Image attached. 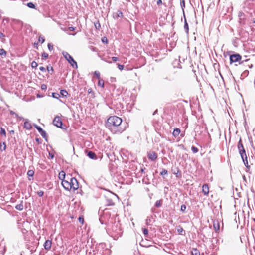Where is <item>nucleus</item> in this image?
Segmentation results:
<instances>
[{"mask_svg":"<svg viewBox=\"0 0 255 255\" xmlns=\"http://www.w3.org/2000/svg\"><path fill=\"white\" fill-rule=\"evenodd\" d=\"M54 157V155L53 153H52L51 152H49V158L52 159H53Z\"/></svg>","mask_w":255,"mask_h":255,"instance_id":"603ef678","label":"nucleus"},{"mask_svg":"<svg viewBox=\"0 0 255 255\" xmlns=\"http://www.w3.org/2000/svg\"><path fill=\"white\" fill-rule=\"evenodd\" d=\"M23 208H24V207H23V201H21L20 203L19 204H17L15 206L16 209L19 210V211H22L23 209Z\"/></svg>","mask_w":255,"mask_h":255,"instance_id":"5701e85b","label":"nucleus"},{"mask_svg":"<svg viewBox=\"0 0 255 255\" xmlns=\"http://www.w3.org/2000/svg\"><path fill=\"white\" fill-rule=\"evenodd\" d=\"M107 231L108 233L115 240L118 239L123 233L121 224L119 222L109 225Z\"/></svg>","mask_w":255,"mask_h":255,"instance_id":"f03ea898","label":"nucleus"},{"mask_svg":"<svg viewBox=\"0 0 255 255\" xmlns=\"http://www.w3.org/2000/svg\"><path fill=\"white\" fill-rule=\"evenodd\" d=\"M209 192L208 185L204 184L202 186V192L204 195H207Z\"/></svg>","mask_w":255,"mask_h":255,"instance_id":"2eb2a0df","label":"nucleus"},{"mask_svg":"<svg viewBox=\"0 0 255 255\" xmlns=\"http://www.w3.org/2000/svg\"><path fill=\"white\" fill-rule=\"evenodd\" d=\"M102 42L104 43H105V44H107L108 42V39L106 37L104 36L102 38Z\"/></svg>","mask_w":255,"mask_h":255,"instance_id":"4c0bfd02","label":"nucleus"},{"mask_svg":"<svg viewBox=\"0 0 255 255\" xmlns=\"http://www.w3.org/2000/svg\"><path fill=\"white\" fill-rule=\"evenodd\" d=\"M6 144L5 142H3L2 145L1 144L0 146V150L1 151L5 150L6 149Z\"/></svg>","mask_w":255,"mask_h":255,"instance_id":"2f4dec72","label":"nucleus"},{"mask_svg":"<svg viewBox=\"0 0 255 255\" xmlns=\"http://www.w3.org/2000/svg\"><path fill=\"white\" fill-rule=\"evenodd\" d=\"M112 59L114 62H117L119 61V58L117 57H112Z\"/></svg>","mask_w":255,"mask_h":255,"instance_id":"6e6d98bb","label":"nucleus"},{"mask_svg":"<svg viewBox=\"0 0 255 255\" xmlns=\"http://www.w3.org/2000/svg\"><path fill=\"white\" fill-rule=\"evenodd\" d=\"M213 227L216 232H217L220 229V224L218 221L214 222Z\"/></svg>","mask_w":255,"mask_h":255,"instance_id":"412c9836","label":"nucleus"},{"mask_svg":"<svg viewBox=\"0 0 255 255\" xmlns=\"http://www.w3.org/2000/svg\"><path fill=\"white\" fill-rule=\"evenodd\" d=\"M154 219L152 216L148 217L146 220V224L147 225H151L153 222Z\"/></svg>","mask_w":255,"mask_h":255,"instance_id":"6ab92c4d","label":"nucleus"},{"mask_svg":"<svg viewBox=\"0 0 255 255\" xmlns=\"http://www.w3.org/2000/svg\"><path fill=\"white\" fill-rule=\"evenodd\" d=\"M60 93V94L63 97H66L68 95V92L66 90H61Z\"/></svg>","mask_w":255,"mask_h":255,"instance_id":"cd10ccee","label":"nucleus"},{"mask_svg":"<svg viewBox=\"0 0 255 255\" xmlns=\"http://www.w3.org/2000/svg\"><path fill=\"white\" fill-rule=\"evenodd\" d=\"M26 5L30 8L34 9L35 8V4L32 2H28L27 3Z\"/></svg>","mask_w":255,"mask_h":255,"instance_id":"bb28decb","label":"nucleus"},{"mask_svg":"<svg viewBox=\"0 0 255 255\" xmlns=\"http://www.w3.org/2000/svg\"><path fill=\"white\" fill-rule=\"evenodd\" d=\"M38 42H35L34 43V47L36 49H38Z\"/></svg>","mask_w":255,"mask_h":255,"instance_id":"e2e57ef3","label":"nucleus"},{"mask_svg":"<svg viewBox=\"0 0 255 255\" xmlns=\"http://www.w3.org/2000/svg\"><path fill=\"white\" fill-rule=\"evenodd\" d=\"M241 56L238 54H233L230 56V60L231 63L239 61L241 60Z\"/></svg>","mask_w":255,"mask_h":255,"instance_id":"6e6552de","label":"nucleus"},{"mask_svg":"<svg viewBox=\"0 0 255 255\" xmlns=\"http://www.w3.org/2000/svg\"><path fill=\"white\" fill-rule=\"evenodd\" d=\"M122 120L120 117L113 116L110 117L106 123V126L114 134H119L125 130L122 126Z\"/></svg>","mask_w":255,"mask_h":255,"instance_id":"f257e3e1","label":"nucleus"},{"mask_svg":"<svg viewBox=\"0 0 255 255\" xmlns=\"http://www.w3.org/2000/svg\"><path fill=\"white\" fill-rule=\"evenodd\" d=\"M37 130L40 133L41 135L46 140H47V135L46 133V132L43 130V129L39 126L38 128H37Z\"/></svg>","mask_w":255,"mask_h":255,"instance_id":"ddd939ff","label":"nucleus"},{"mask_svg":"<svg viewBox=\"0 0 255 255\" xmlns=\"http://www.w3.org/2000/svg\"><path fill=\"white\" fill-rule=\"evenodd\" d=\"M155 207H160L161 206L160 200H157L155 204Z\"/></svg>","mask_w":255,"mask_h":255,"instance_id":"ea45409f","label":"nucleus"},{"mask_svg":"<svg viewBox=\"0 0 255 255\" xmlns=\"http://www.w3.org/2000/svg\"><path fill=\"white\" fill-rule=\"evenodd\" d=\"M148 159L152 161L156 160L157 158V155L154 151H150L147 154Z\"/></svg>","mask_w":255,"mask_h":255,"instance_id":"1a4fd4ad","label":"nucleus"},{"mask_svg":"<svg viewBox=\"0 0 255 255\" xmlns=\"http://www.w3.org/2000/svg\"><path fill=\"white\" fill-rule=\"evenodd\" d=\"M24 128L27 129H30L32 128L31 124L28 121H25L24 123Z\"/></svg>","mask_w":255,"mask_h":255,"instance_id":"aec40b11","label":"nucleus"},{"mask_svg":"<svg viewBox=\"0 0 255 255\" xmlns=\"http://www.w3.org/2000/svg\"><path fill=\"white\" fill-rule=\"evenodd\" d=\"M41 88L42 90H46L47 89V85L46 84H43L41 86Z\"/></svg>","mask_w":255,"mask_h":255,"instance_id":"5fc2aeb1","label":"nucleus"},{"mask_svg":"<svg viewBox=\"0 0 255 255\" xmlns=\"http://www.w3.org/2000/svg\"><path fill=\"white\" fill-rule=\"evenodd\" d=\"M31 65V67L33 68H36L37 67V66H38L37 63L35 61H34L32 62Z\"/></svg>","mask_w":255,"mask_h":255,"instance_id":"58836bf2","label":"nucleus"},{"mask_svg":"<svg viewBox=\"0 0 255 255\" xmlns=\"http://www.w3.org/2000/svg\"><path fill=\"white\" fill-rule=\"evenodd\" d=\"M69 29H70V30H71V31H73V30H75V28H74V27H69Z\"/></svg>","mask_w":255,"mask_h":255,"instance_id":"69168bd1","label":"nucleus"},{"mask_svg":"<svg viewBox=\"0 0 255 255\" xmlns=\"http://www.w3.org/2000/svg\"><path fill=\"white\" fill-rule=\"evenodd\" d=\"M191 150L193 153H196L198 152V149L193 146L191 147Z\"/></svg>","mask_w":255,"mask_h":255,"instance_id":"473e14b6","label":"nucleus"},{"mask_svg":"<svg viewBox=\"0 0 255 255\" xmlns=\"http://www.w3.org/2000/svg\"><path fill=\"white\" fill-rule=\"evenodd\" d=\"M9 112L11 115H14L16 118H18L20 119H23L22 117H19L18 115L17 114H16L15 112H14V111H13L12 110H9Z\"/></svg>","mask_w":255,"mask_h":255,"instance_id":"c756f323","label":"nucleus"},{"mask_svg":"<svg viewBox=\"0 0 255 255\" xmlns=\"http://www.w3.org/2000/svg\"><path fill=\"white\" fill-rule=\"evenodd\" d=\"M70 181V184L71 185V189H73V191H75L78 189L79 188V183L77 180L74 177H70V178H68Z\"/></svg>","mask_w":255,"mask_h":255,"instance_id":"39448f33","label":"nucleus"},{"mask_svg":"<svg viewBox=\"0 0 255 255\" xmlns=\"http://www.w3.org/2000/svg\"><path fill=\"white\" fill-rule=\"evenodd\" d=\"M42 57L44 58H47L48 57V54L46 53V52H43L42 54Z\"/></svg>","mask_w":255,"mask_h":255,"instance_id":"8fccbe9b","label":"nucleus"},{"mask_svg":"<svg viewBox=\"0 0 255 255\" xmlns=\"http://www.w3.org/2000/svg\"><path fill=\"white\" fill-rule=\"evenodd\" d=\"M238 16L239 18L240 22L241 23L244 24L245 23V20L246 19V15L242 11H240L238 13Z\"/></svg>","mask_w":255,"mask_h":255,"instance_id":"9b49d317","label":"nucleus"},{"mask_svg":"<svg viewBox=\"0 0 255 255\" xmlns=\"http://www.w3.org/2000/svg\"><path fill=\"white\" fill-rule=\"evenodd\" d=\"M87 156L92 159H97V157L96 154L91 151H89L87 153Z\"/></svg>","mask_w":255,"mask_h":255,"instance_id":"f3484780","label":"nucleus"},{"mask_svg":"<svg viewBox=\"0 0 255 255\" xmlns=\"http://www.w3.org/2000/svg\"><path fill=\"white\" fill-rule=\"evenodd\" d=\"M10 133V134H14V131L13 130H10L9 131Z\"/></svg>","mask_w":255,"mask_h":255,"instance_id":"338daca9","label":"nucleus"},{"mask_svg":"<svg viewBox=\"0 0 255 255\" xmlns=\"http://www.w3.org/2000/svg\"><path fill=\"white\" fill-rule=\"evenodd\" d=\"M162 3V0H157V4L158 5H159L161 4Z\"/></svg>","mask_w":255,"mask_h":255,"instance_id":"680f3d73","label":"nucleus"},{"mask_svg":"<svg viewBox=\"0 0 255 255\" xmlns=\"http://www.w3.org/2000/svg\"><path fill=\"white\" fill-rule=\"evenodd\" d=\"M238 149L239 150V152L240 154H245V150L243 147V144L242 143L241 139H240L238 143Z\"/></svg>","mask_w":255,"mask_h":255,"instance_id":"9d476101","label":"nucleus"},{"mask_svg":"<svg viewBox=\"0 0 255 255\" xmlns=\"http://www.w3.org/2000/svg\"><path fill=\"white\" fill-rule=\"evenodd\" d=\"M168 171L166 169H163L162 171L160 172V175L161 176H164L165 175H167Z\"/></svg>","mask_w":255,"mask_h":255,"instance_id":"f704fd0d","label":"nucleus"},{"mask_svg":"<svg viewBox=\"0 0 255 255\" xmlns=\"http://www.w3.org/2000/svg\"><path fill=\"white\" fill-rule=\"evenodd\" d=\"M186 209V206L185 205H182L181 206V211L182 212H185V210Z\"/></svg>","mask_w":255,"mask_h":255,"instance_id":"09e8293b","label":"nucleus"},{"mask_svg":"<svg viewBox=\"0 0 255 255\" xmlns=\"http://www.w3.org/2000/svg\"><path fill=\"white\" fill-rule=\"evenodd\" d=\"M6 52L3 49H0V55H4L6 56Z\"/></svg>","mask_w":255,"mask_h":255,"instance_id":"72a5a7b5","label":"nucleus"},{"mask_svg":"<svg viewBox=\"0 0 255 255\" xmlns=\"http://www.w3.org/2000/svg\"><path fill=\"white\" fill-rule=\"evenodd\" d=\"M94 252V255H109L110 254V250L105 248L104 244H100Z\"/></svg>","mask_w":255,"mask_h":255,"instance_id":"7ed1b4c3","label":"nucleus"},{"mask_svg":"<svg viewBox=\"0 0 255 255\" xmlns=\"http://www.w3.org/2000/svg\"><path fill=\"white\" fill-rule=\"evenodd\" d=\"M66 174L64 171H61L59 173L58 177L62 181L65 180Z\"/></svg>","mask_w":255,"mask_h":255,"instance_id":"a211bd4d","label":"nucleus"},{"mask_svg":"<svg viewBox=\"0 0 255 255\" xmlns=\"http://www.w3.org/2000/svg\"><path fill=\"white\" fill-rule=\"evenodd\" d=\"M53 123L54 125L56 126L57 127L62 128V122L61 118L59 116H56L53 121Z\"/></svg>","mask_w":255,"mask_h":255,"instance_id":"0eeeda50","label":"nucleus"},{"mask_svg":"<svg viewBox=\"0 0 255 255\" xmlns=\"http://www.w3.org/2000/svg\"><path fill=\"white\" fill-rule=\"evenodd\" d=\"M78 220L80 223H81L82 224L84 223V218L82 216H80L78 218Z\"/></svg>","mask_w":255,"mask_h":255,"instance_id":"37998d69","label":"nucleus"},{"mask_svg":"<svg viewBox=\"0 0 255 255\" xmlns=\"http://www.w3.org/2000/svg\"><path fill=\"white\" fill-rule=\"evenodd\" d=\"M240 156L242 159V160L244 162L245 166L247 168L249 167L248 162V160H247V157L246 152L245 153V154H240Z\"/></svg>","mask_w":255,"mask_h":255,"instance_id":"dca6fc26","label":"nucleus"},{"mask_svg":"<svg viewBox=\"0 0 255 255\" xmlns=\"http://www.w3.org/2000/svg\"><path fill=\"white\" fill-rule=\"evenodd\" d=\"M39 70L42 71V72H45L46 71V69L45 68H44V67L43 66H41L39 67Z\"/></svg>","mask_w":255,"mask_h":255,"instance_id":"bf43d9fd","label":"nucleus"},{"mask_svg":"<svg viewBox=\"0 0 255 255\" xmlns=\"http://www.w3.org/2000/svg\"><path fill=\"white\" fill-rule=\"evenodd\" d=\"M9 18H4L3 19V23L4 25H5L6 24L8 23V21H9Z\"/></svg>","mask_w":255,"mask_h":255,"instance_id":"a18cd8bd","label":"nucleus"},{"mask_svg":"<svg viewBox=\"0 0 255 255\" xmlns=\"http://www.w3.org/2000/svg\"><path fill=\"white\" fill-rule=\"evenodd\" d=\"M181 7L184 12V9L185 7V0H180Z\"/></svg>","mask_w":255,"mask_h":255,"instance_id":"a878e982","label":"nucleus"},{"mask_svg":"<svg viewBox=\"0 0 255 255\" xmlns=\"http://www.w3.org/2000/svg\"><path fill=\"white\" fill-rule=\"evenodd\" d=\"M37 193L39 197H42L44 194V192L43 191L40 190L38 191Z\"/></svg>","mask_w":255,"mask_h":255,"instance_id":"49530a36","label":"nucleus"},{"mask_svg":"<svg viewBox=\"0 0 255 255\" xmlns=\"http://www.w3.org/2000/svg\"><path fill=\"white\" fill-rule=\"evenodd\" d=\"M123 17V14L121 10H118L116 12L113 13V18L114 19H117L119 18H122Z\"/></svg>","mask_w":255,"mask_h":255,"instance_id":"4468645a","label":"nucleus"},{"mask_svg":"<svg viewBox=\"0 0 255 255\" xmlns=\"http://www.w3.org/2000/svg\"><path fill=\"white\" fill-rule=\"evenodd\" d=\"M38 41L41 42V43H43L45 41V39L43 37H41L40 36L39 37Z\"/></svg>","mask_w":255,"mask_h":255,"instance_id":"79ce46f5","label":"nucleus"},{"mask_svg":"<svg viewBox=\"0 0 255 255\" xmlns=\"http://www.w3.org/2000/svg\"><path fill=\"white\" fill-rule=\"evenodd\" d=\"M68 178H70L67 176V179L64 181H62L61 184L63 188L68 191H70L71 190V185L70 184V181Z\"/></svg>","mask_w":255,"mask_h":255,"instance_id":"423d86ee","label":"nucleus"},{"mask_svg":"<svg viewBox=\"0 0 255 255\" xmlns=\"http://www.w3.org/2000/svg\"><path fill=\"white\" fill-rule=\"evenodd\" d=\"M191 254L192 255H200V252L197 249H193L191 251Z\"/></svg>","mask_w":255,"mask_h":255,"instance_id":"b1692460","label":"nucleus"},{"mask_svg":"<svg viewBox=\"0 0 255 255\" xmlns=\"http://www.w3.org/2000/svg\"><path fill=\"white\" fill-rule=\"evenodd\" d=\"M34 127L37 129V128H38L39 126H38V125H37L36 124H34L33 125Z\"/></svg>","mask_w":255,"mask_h":255,"instance_id":"774afa93","label":"nucleus"},{"mask_svg":"<svg viewBox=\"0 0 255 255\" xmlns=\"http://www.w3.org/2000/svg\"><path fill=\"white\" fill-rule=\"evenodd\" d=\"M47 70L48 72H50V71H53V68L52 66H48L47 67Z\"/></svg>","mask_w":255,"mask_h":255,"instance_id":"3c124183","label":"nucleus"},{"mask_svg":"<svg viewBox=\"0 0 255 255\" xmlns=\"http://www.w3.org/2000/svg\"><path fill=\"white\" fill-rule=\"evenodd\" d=\"M98 85L103 88L104 87V81L103 79H99Z\"/></svg>","mask_w":255,"mask_h":255,"instance_id":"393cba45","label":"nucleus"},{"mask_svg":"<svg viewBox=\"0 0 255 255\" xmlns=\"http://www.w3.org/2000/svg\"><path fill=\"white\" fill-rule=\"evenodd\" d=\"M48 49L50 50V51H51L53 50V46L52 44L51 43H48Z\"/></svg>","mask_w":255,"mask_h":255,"instance_id":"de8ad7c7","label":"nucleus"},{"mask_svg":"<svg viewBox=\"0 0 255 255\" xmlns=\"http://www.w3.org/2000/svg\"><path fill=\"white\" fill-rule=\"evenodd\" d=\"M62 55L73 68L75 69L78 68L77 62L67 52L63 51L62 52Z\"/></svg>","mask_w":255,"mask_h":255,"instance_id":"20e7f679","label":"nucleus"},{"mask_svg":"<svg viewBox=\"0 0 255 255\" xmlns=\"http://www.w3.org/2000/svg\"><path fill=\"white\" fill-rule=\"evenodd\" d=\"M180 133V129L179 128H176L175 129H174L172 134H173V135L175 137H176L179 135Z\"/></svg>","mask_w":255,"mask_h":255,"instance_id":"4be33fe9","label":"nucleus"},{"mask_svg":"<svg viewBox=\"0 0 255 255\" xmlns=\"http://www.w3.org/2000/svg\"><path fill=\"white\" fill-rule=\"evenodd\" d=\"M5 37V35H4L3 33H0V39H4L3 37ZM3 41V40H2Z\"/></svg>","mask_w":255,"mask_h":255,"instance_id":"052dcab7","label":"nucleus"},{"mask_svg":"<svg viewBox=\"0 0 255 255\" xmlns=\"http://www.w3.org/2000/svg\"><path fill=\"white\" fill-rule=\"evenodd\" d=\"M142 231L145 236H147L148 235V231L146 228H142Z\"/></svg>","mask_w":255,"mask_h":255,"instance_id":"a19ab883","label":"nucleus"},{"mask_svg":"<svg viewBox=\"0 0 255 255\" xmlns=\"http://www.w3.org/2000/svg\"><path fill=\"white\" fill-rule=\"evenodd\" d=\"M0 133L1 135H4V136H6V131H5V130L3 128H0Z\"/></svg>","mask_w":255,"mask_h":255,"instance_id":"c9c22d12","label":"nucleus"},{"mask_svg":"<svg viewBox=\"0 0 255 255\" xmlns=\"http://www.w3.org/2000/svg\"><path fill=\"white\" fill-rule=\"evenodd\" d=\"M34 172L32 170H28V172H27V175L29 177H33V175H34Z\"/></svg>","mask_w":255,"mask_h":255,"instance_id":"7c9ffc66","label":"nucleus"},{"mask_svg":"<svg viewBox=\"0 0 255 255\" xmlns=\"http://www.w3.org/2000/svg\"><path fill=\"white\" fill-rule=\"evenodd\" d=\"M118 67L120 70H122L124 69V65L120 64H117Z\"/></svg>","mask_w":255,"mask_h":255,"instance_id":"864d4df0","label":"nucleus"},{"mask_svg":"<svg viewBox=\"0 0 255 255\" xmlns=\"http://www.w3.org/2000/svg\"><path fill=\"white\" fill-rule=\"evenodd\" d=\"M184 29L186 31V32H188L189 26H188V24L186 19L185 20V22H184Z\"/></svg>","mask_w":255,"mask_h":255,"instance_id":"c85d7f7f","label":"nucleus"},{"mask_svg":"<svg viewBox=\"0 0 255 255\" xmlns=\"http://www.w3.org/2000/svg\"><path fill=\"white\" fill-rule=\"evenodd\" d=\"M94 75L97 79H100V73L99 71H95Z\"/></svg>","mask_w":255,"mask_h":255,"instance_id":"e433bc0d","label":"nucleus"},{"mask_svg":"<svg viewBox=\"0 0 255 255\" xmlns=\"http://www.w3.org/2000/svg\"><path fill=\"white\" fill-rule=\"evenodd\" d=\"M87 92H88V93L89 94H92V95H94V92H93V90H92V89L91 88H89V89L88 90Z\"/></svg>","mask_w":255,"mask_h":255,"instance_id":"4d7b16f0","label":"nucleus"},{"mask_svg":"<svg viewBox=\"0 0 255 255\" xmlns=\"http://www.w3.org/2000/svg\"><path fill=\"white\" fill-rule=\"evenodd\" d=\"M52 242L51 240H47L44 244V248L46 251H49L51 249Z\"/></svg>","mask_w":255,"mask_h":255,"instance_id":"f8f14e48","label":"nucleus"},{"mask_svg":"<svg viewBox=\"0 0 255 255\" xmlns=\"http://www.w3.org/2000/svg\"><path fill=\"white\" fill-rule=\"evenodd\" d=\"M52 96L53 98L58 99L60 96L59 94L57 93H53Z\"/></svg>","mask_w":255,"mask_h":255,"instance_id":"c03bdc74","label":"nucleus"},{"mask_svg":"<svg viewBox=\"0 0 255 255\" xmlns=\"http://www.w3.org/2000/svg\"><path fill=\"white\" fill-rule=\"evenodd\" d=\"M252 24H253V26H255V18L253 19Z\"/></svg>","mask_w":255,"mask_h":255,"instance_id":"0e129e2a","label":"nucleus"},{"mask_svg":"<svg viewBox=\"0 0 255 255\" xmlns=\"http://www.w3.org/2000/svg\"><path fill=\"white\" fill-rule=\"evenodd\" d=\"M184 231L182 228H180L177 229V231L179 234H182V232Z\"/></svg>","mask_w":255,"mask_h":255,"instance_id":"13d9d810","label":"nucleus"}]
</instances>
